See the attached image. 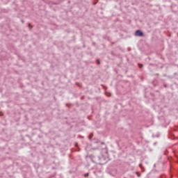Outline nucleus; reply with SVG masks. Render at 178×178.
Listing matches in <instances>:
<instances>
[{
  "instance_id": "nucleus-1",
  "label": "nucleus",
  "mask_w": 178,
  "mask_h": 178,
  "mask_svg": "<svg viewBox=\"0 0 178 178\" xmlns=\"http://www.w3.org/2000/svg\"><path fill=\"white\" fill-rule=\"evenodd\" d=\"M135 35H136V37H143V33L141 32V31L138 30L136 31Z\"/></svg>"
},
{
  "instance_id": "nucleus-2",
  "label": "nucleus",
  "mask_w": 178,
  "mask_h": 178,
  "mask_svg": "<svg viewBox=\"0 0 178 178\" xmlns=\"http://www.w3.org/2000/svg\"><path fill=\"white\" fill-rule=\"evenodd\" d=\"M92 136H93L92 134H90L89 135V138H90V140H91V138H92Z\"/></svg>"
},
{
  "instance_id": "nucleus-3",
  "label": "nucleus",
  "mask_w": 178,
  "mask_h": 178,
  "mask_svg": "<svg viewBox=\"0 0 178 178\" xmlns=\"http://www.w3.org/2000/svg\"><path fill=\"white\" fill-rule=\"evenodd\" d=\"M97 65H99V60H97Z\"/></svg>"
},
{
  "instance_id": "nucleus-4",
  "label": "nucleus",
  "mask_w": 178,
  "mask_h": 178,
  "mask_svg": "<svg viewBox=\"0 0 178 178\" xmlns=\"http://www.w3.org/2000/svg\"><path fill=\"white\" fill-rule=\"evenodd\" d=\"M85 176H88V174L85 175Z\"/></svg>"
}]
</instances>
